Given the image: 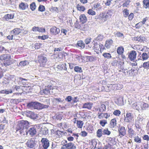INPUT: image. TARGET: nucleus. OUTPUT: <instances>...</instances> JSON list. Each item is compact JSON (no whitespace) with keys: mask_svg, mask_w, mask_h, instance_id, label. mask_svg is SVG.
<instances>
[{"mask_svg":"<svg viewBox=\"0 0 149 149\" xmlns=\"http://www.w3.org/2000/svg\"><path fill=\"white\" fill-rule=\"evenodd\" d=\"M99 51H100L101 52H102L105 48L104 46L101 43L99 44Z\"/></svg>","mask_w":149,"mask_h":149,"instance_id":"nucleus-56","label":"nucleus"},{"mask_svg":"<svg viewBox=\"0 0 149 149\" xmlns=\"http://www.w3.org/2000/svg\"><path fill=\"white\" fill-rule=\"evenodd\" d=\"M8 51L7 50H6L5 48L3 47L0 46V52H5V53H6V52Z\"/></svg>","mask_w":149,"mask_h":149,"instance_id":"nucleus-57","label":"nucleus"},{"mask_svg":"<svg viewBox=\"0 0 149 149\" xmlns=\"http://www.w3.org/2000/svg\"><path fill=\"white\" fill-rule=\"evenodd\" d=\"M29 62L27 61H24L20 62L19 65L21 66H24L27 65L29 64Z\"/></svg>","mask_w":149,"mask_h":149,"instance_id":"nucleus-36","label":"nucleus"},{"mask_svg":"<svg viewBox=\"0 0 149 149\" xmlns=\"http://www.w3.org/2000/svg\"><path fill=\"white\" fill-rule=\"evenodd\" d=\"M28 7V5L26 3L21 2L19 5V8L21 10H25Z\"/></svg>","mask_w":149,"mask_h":149,"instance_id":"nucleus-17","label":"nucleus"},{"mask_svg":"<svg viewBox=\"0 0 149 149\" xmlns=\"http://www.w3.org/2000/svg\"><path fill=\"white\" fill-rule=\"evenodd\" d=\"M4 91V93L6 94H8L12 93V91L10 89H7L5 91Z\"/></svg>","mask_w":149,"mask_h":149,"instance_id":"nucleus-64","label":"nucleus"},{"mask_svg":"<svg viewBox=\"0 0 149 149\" xmlns=\"http://www.w3.org/2000/svg\"><path fill=\"white\" fill-rule=\"evenodd\" d=\"M38 59L40 66L44 67L47 61V58L44 56H39Z\"/></svg>","mask_w":149,"mask_h":149,"instance_id":"nucleus-6","label":"nucleus"},{"mask_svg":"<svg viewBox=\"0 0 149 149\" xmlns=\"http://www.w3.org/2000/svg\"><path fill=\"white\" fill-rule=\"evenodd\" d=\"M98 118L100 119H101L103 118L107 119L110 116L108 115L107 113H100L99 112L97 114Z\"/></svg>","mask_w":149,"mask_h":149,"instance_id":"nucleus-13","label":"nucleus"},{"mask_svg":"<svg viewBox=\"0 0 149 149\" xmlns=\"http://www.w3.org/2000/svg\"><path fill=\"white\" fill-rule=\"evenodd\" d=\"M27 131L31 136H33L36 134V127L35 126L31 127Z\"/></svg>","mask_w":149,"mask_h":149,"instance_id":"nucleus-11","label":"nucleus"},{"mask_svg":"<svg viewBox=\"0 0 149 149\" xmlns=\"http://www.w3.org/2000/svg\"><path fill=\"white\" fill-rule=\"evenodd\" d=\"M128 127V133L129 134L130 136H132L134 134L135 132L130 127Z\"/></svg>","mask_w":149,"mask_h":149,"instance_id":"nucleus-44","label":"nucleus"},{"mask_svg":"<svg viewBox=\"0 0 149 149\" xmlns=\"http://www.w3.org/2000/svg\"><path fill=\"white\" fill-rule=\"evenodd\" d=\"M113 34L115 36L117 37H121L123 36V33H121L119 31H115L113 33Z\"/></svg>","mask_w":149,"mask_h":149,"instance_id":"nucleus-40","label":"nucleus"},{"mask_svg":"<svg viewBox=\"0 0 149 149\" xmlns=\"http://www.w3.org/2000/svg\"><path fill=\"white\" fill-rule=\"evenodd\" d=\"M88 26L87 24H84L83 23H81V27L80 28V29L86 31L88 30Z\"/></svg>","mask_w":149,"mask_h":149,"instance_id":"nucleus-23","label":"nucleus"},{"mask_svg":"<svg viewBox=\"0 0 149 149\" xmlns=\"http://www.w3.org/2000/svg\"><path fill=\"white\" fill-rule=\"evenodd\" d=\"M93 130V127L91 125H89L87 127L86 130L90 133H92Z\"/></svg>","mask_w":149,"mask_h":149,"instance_id":"nucleus-48","label":"nucleus"},{"mask_svg":"<svg viewBox=\"0 0 149 149\" xmlns=\"http://www.w3.org/2000/svg\"><path fill=\"white\" fill-rule=\"evenodd\" d=\"M134 16V14L132 13H131L128 16V19L130 20H132Z\"/></svg>","mask_w":149,"mask_h":149,"instance_id":"nucleus-63","label":"nucleus"},{"mask_svg":"<svg viewBox=\"0 0 149 149\" xmlns=\"http://www.w3.org/2000/svg\"><path fill=\"white\" fill-rule=\"evenodd\" d=\"M10 56L9 55L7 54H3L0 56V60L2 61H6L7 60L10 59Z\"/></svg>","mask_w":149,"mask_h":149,"instance_id":"nucleus-20","label":"nucleus"},{"mask_svg":"<svg viewBox=\"0 0 149 149\" xmlns=\"http://www.w3.org/2000/svg\"><path fill=\"white\" fill-rule=\"evenodd\" d=\"M143 66L145 69H149V61L144 63Z\"/></svg>","mask_w":149,"mask_h":149,"instance_id":"nucleus-45","label":"nucleus"},{"mask_svg":"<svg viewBox=\"0 0 149 149\" xmlns=\"http://www.w3.org/2000/svg\"><path fill=\"white\" fill-rule=\"evenodd\" d=\"M103 38V36L101 35H99L96 38H95V40L97 41H101Z\"/></svg>","mask_w":149,"mask_h":149,"instance_id":"nucleus-50","label":"nucleus"},{"mask_svg":"<svg viewBox=\"0 0 149 149\" xmlns=\"http://www.w3.org/2000/svg\"><path fill=\"white\" fill-rule=\"evenodd\" d=\"M146 39V38L142 36H141L139 37H134L133 38L134 41L140 42H144Z\"/></svg>","mask_w":149,"mask_h":149,"instance_id":"nucleus-15","label":"nucleus"},{"mask_svg":"<svg viewBox=\"0 0 149 149\" xmlns=\"http://www.w3.org/2000/svg\"><path fill=\"white\" fill-rule=\"evenodd\" d=\"M123 97H120L115 102L119 106H122L123 105Z\"/></svg>","mask_w":149,"mask_h":149,"instance_id":"nucleus-22","label":"nucleus"},{"mask_svg":"<svg viewBox=\"0 0 149 149\" xmlns=\"http://www.w3.org/2000/svg\"><path fill=\"white\" fill-rule=\"evenodd\" d=\"M140 58H141V60H145L148 59V56L146 53L143 52L141 55V57H140Z\"/></svg>","mask_w":149,"mask_h":149,"instance_id":"nucleus-34","label":"nucleus"},{"mask_svg":"<svg viewBox=\"0 0 149 149\" xmlns=\"http://www.w3.org/2000/svg\"><path fill=\"white\" fill-rule=\"evenodd\" d=\"M111 134V132L109 131L108 129L106 128L102 131V134L107 135H109Z\"/></svg>","mask_w":149,"mask_h":149,"instance_id":"nucleus-43","label":"nucleus"},{"mask_svg":"<svg viewBox=\"0 0 149 149\" xmlns=\"http://www.w3.org/2000/svg\"><path fill=\"white\" fill-rule=\"evenodd\" d=\"M130 0H126L125 2L123 4V7H127L130 2Z\"/></svg>","mask_w":149,"mask_h":149,"instance_id":"nucleus-60","label":"nucleus"},{"mask_svg":"<svg viewBox=\"0 0 149 149\" xmlns=\"http://www.w3.org/2000/svg\"><path fill=\"white\" fill-rule=\"evenodd\" d=\"M18 130H19V132L20 134L22 135L25 136L27 135L28 134V130L26 128H22L20 129L18 128Z\"/></svg>","mask_w":149,"mask_h":149,"instance_id":"nucleus-21","label":"nucleus"},{"mask_svg":"<svg viewBox=\"0 0 149 149\" xmlns=\"http://www.w3.org/2000/svg\"><path fill=\"white\" fill-rule=\"evenodd\" d=\"M102 130L101 129H99L97 131V136L98 137L100 138L102 136Z\"/></svg>","mask_w":149,"mask_h":149,"instance_id":"nucleus-42","label":"nucleus"},{"mask_svg":"<svg viewBox=\"0 0 149 149\" xmlns=\"http://www.w3.org/2000/svg\"><path fill=\"white\" fill-rule=\"evenodd\" d=\"M26 115L27 116L33 120H35L38 117L37 115L34 112L30 111H27Z\"/></svg>","mask_w":149,"mask_h":149,"instance_id":"nucleus-7","label":"nucleus"},{"mask_svg":"<svg viewBox=\"0 0 149 149\" xmlns=\"http://www.w3.org/2000/svg\"><path fill=\"white\" fill-rule=\"evenodd\" d=\"M143 6L146 8H149V0H143Z\"/></svg>","mask_w":149,"mask_h":149,"instance_id":"nucleus-29","label":"nucleus"},{"mask_svg":"<svg viewBox=\"0 0 149 149\" xmlns=\"http://www.w3.org/2000/svg\"><path fill=\"white\" fill-rule=\"evenodd\" d=\"M49 106L48 105H44L38 102H33L28 103L27 106L28 108L37 109L47 108Z\"/></svg>","mask_w":149,"mask_h":149,"instance_id":"nucleus-1","label":"nucleus"},{"mask_svg":"<svg viewBox=\"0 0 149 149\" xmlns=\"http://www.w3.org/2000/svg\"><path fill=\"white\" fill-rule=\"evenodd\" d=\"M77 45L82 49H83L85 47L84 44L83 43V42L81 40L78 41L77 43Z\"/></svg>","mask_w":149,"mask_h":149,"instance_id":"nucleus-32","label":"nucleus"},{"mask_svg":"<svg viewBox=\"0 0 149 149\" xmlns=\"http://www.w3.org/2000/svg\"><path fill=\"white\" fill-rule=\"evenodd\" d=\"M116 125V120L115 118L112 119L110 121V126L111 128H114Z\"/></svg>","mask_w":149,"mask_h":149,"instance_id":"nucleus-25","label":"nucleus"},{"mask_svg":"<svg viewBox=\"0 0 149 149\" xmlns=\"http://www.w3.org/2000/svg\"><path fill=\"white\" fill-rule=\"evenodd\" d=\"M77 10L80 11H84L85 10V8L83 6H81L79 4H77Z\"/></svg>","mask_w":149,"mask_h":149,"instance_id":"nucleus-39","label":"nucleus"},{"mask_svg":"<svg viewBox=\"0 0 149 149\" xmlns=\"http://www.w3.org/2000/svg\"><path fill=\"white\" fill-rule=\"evenodd\" d=\"M42 145L44 149H47L49 146V140L46 138H42L41 141Z\"/></svg>","mask_w":149,"mask_h":149,"instance_id":"nucleus-4","label":"nucleus"},{"mask_svg":"<svg viewBox=\"0 0 149 149\" xmlns=\"http://www.w3.org/2000/svg\"><path fill=\"white\" fill-rule=\"evenodd\" d=\"M100 3H97V4H95L94 5V9L97 10V8L99 10V8H100Z\"/></svg>","mask_w":149,"mask_h":149,"instance_id":"nucleus-58","label":"nucleus"},{"mask_svg":"<svg viewBox=\"0 0 149 149\" xmlns=\"http://www.w3.org/2000/svg\"><path fill=\"white\" fill-rule=\"evenodd\" d=\"M85 58L87 61H92L93 60V58L91 56H86Z\"/></svg>","mask_w":149,"mask_h":149,"instance_id":"nucleus-54","label":"nucleus"},{"mask_svg":"<svg viewBox=\"0 0 149 149\" xmlns=\"http://www.w3.org/2000/svg\"><path fill=\"white\" fill-rule=\"evenodd\" d=\"M94 43H93V44L94 45L93 46V49H94L99 50V44L98 45L97 43H95V42L93 41Z\"/></svg>","mask_w":149,"mask_h":149,"instance_id":"nucleus-46","label":"nucleus"},{"mask_svg":"<svg viewBox=\"0 0 149 149\" xmlns=\"http://www.w3.org/2000/svg\"><path fill=\"white\" fill-rule=\"evenodd\" d=\"M74 119L75 120L74 122V123H76V121H77V127L79 128H81L82 127L83 125L84 124V123L83 121L81 120L76 121L75 118H74Z\"/></svg>","mask_w":149,"mask_h":149,"instance_id":"nucleus-24","label":"nucleus"},{"mask_svg":"<svg viewBox=\"0 0 149 149\" xmlns=\"http://www.w3.org/2000/svg\"><path fill=\"white\" fill-rule=\"evenodd\" d=\"M100 123L102 126L104 127L105 124L107 123V122L106 120H103L100 121Z\"/></svg>","mask_w":149,"mask_h":149,"instance_id":"nucleus-51","label":"nucleus"},{"mask_svg":"<svg viewBox=\"0 0 149 149\" xmlns=\"http://www.w3.org/2000/svg\"><path fill=\"white\" fill-rule=\"evenodd\" d=\"M35 140L34 139L32 138L28 140L26 144L28 147L30 148H33L34 147L35 144Z\"/></svg>","mask_w":149,"mask_h":149,"instance_id":"nucleus-8","label":"nucleus"},{"mask_svg":"<svg viewBox=\"0 0 149 149\" xmlns=\"http://www.w3.org/2000/svg\"><path fill=\"white\" fill-rule=\"evenodd\" d=\"M134 140L136 142L140 143L141 142V139L138 136H136L134 138Z\"/></svg>","mask_w":149,"mask_h":149,"instance_id":"nucleus-59","label":"nucleus"},{"mask_svg":"<svg viewBox=\"0 0 149 149\" xmlns=\"http://www.w3.org/2000/svg\"><path fill=\"white\" fill-rule=\"evenodd\" d=\"M42 44L40 43H36L34 45V46L36 49H38L40 48Z\"/></svg>","mask_w":149,"mask_h":149,"instance_id":"nucleus-55","label":"nucleus"},{"mask_svg":"<svg viewBox=\"0 0 149 149\" xmlns=\"http://www.w3.org/2000/svg\"><path fill=\"white\" fill-rule=\"evenodd\" d=\"M14 17V15L7 14V15H5L4 16L3 19L7 21H8L9 19L13 18Z\"/></svg>","mask_w":149,"mask_h":149,"instance_id":"nucleus-26","label":"nucleus"},{"mask_svg":"<svg viewBox=\"0 0 149 149\" xmlns=\"http://www.w3.org/2000/svg\"><path fill=\"white\" fill-rule=\"evenodd\" d=\"M113 43V41L112 40H108L106 41L105 46L107 49H109L110 48Z\"/></svg>","mask_w":149,"mask_h":149,"instance_id":"nucleus-19","label":"nucleus"},{"mask_svg":"<svg viewBox=\"0 0 149 149\" xmlns=\"http://www.w3.org/2000/svg\"><path fill=\"white\" fill-rule=\"evenodd\" d=\"M76 147L74 144L72 142H70L63 145L61 147V149H75Z\"/></svg>","mask_w":149,"mask_h":149,"instance_id":"nucleus-5","label":"nucleus"},{"mask_svg":"<svg viewBox=\"0 0 149 149\" xmlns=\"http://www.w3.org/2000/svg\"><path fill=\"white\" fill-rule=\"evenodd\" d=\"M103 56L104 58L108 59L111 57V55L109 53H104L103 54Z\"/></svg>","mask_w":149,"mask_h":149,"instance_id":"nucleus-47","label":"nucleus"},{"mask_svg":"<svg viewBox=\"0 0 149 149\" xmlns=\"http://www.w3.org/2000/svg\"><path fill=\"white\" fill-rule=\"evenodd\" d=\"M80 134L82 136L85 137L87 135V133L85 131H82Z\"/></svg>","mask_w":149,"mask_h":149,"instance_id":"nucleus-61","label":"nucleus"},{"mask_svg":"<svg viewBox=\"0 0 149 149\" xmlns=\"http://www.w3.org/2000/svg\"><path fill=\"white\" fill-rule=\"evenodd\" d=\"M74 71L77 72L81 73L82 72L81 68L79 66H76L74 68Z\"/></svg>","mask_w":149,"mask_h":149,"instance_id":"nucleus-37","label":"nucleus"},{"mask_svg":"<svg viewBox=\"0 0 149 149\" xmlns=\"http://www.w3.org/2000/svg\"><path fill=\"white\" fill-rule=\"evenodd\" d=\"M43 92L45 94L48 95L49 94H50V91L49 90L48 87L45 86V88L43 90Z\"/></svg>","mask_w":149,"mask_h":149,"instance_id":"nucleus-41","label":"nucleus"},{"mask_svg":"<svg viewBox=\"0 0 149 149\" xmlns=\"http://www.w3.org/2000/svg\"><path fill=\"white\" fill-rule=\"evenodd\" d=\"M132 107L134 109L138 110L140 109V106L139 105V102H135L132 105Z\"/></svg>","mask_w":149,"mask_h":149,"instance_id":"nucleus-33","label":"nucleus"},{"mask_svg":"<svg viewBox=\"0 0 149 149\" xmlns=\"http://www.w3.org/2000/svg\"><path fill=\"white\" fill-rule=\"evenodd\" d=\"M106 109V107L104 104H102L99 108L100 113H103L105 111Z\"/></svg>","mask_w":149,"mask_h":149,"instance_id":"nucleus-28","label":"nucleus"},{"mask_svg":"<svg viewBox=\"0 0 149 149\" xmlns=\"http://www.w3.org/2000/svg\"><path fill=\"white\" fill-rule=\"evenodd\" d=\"M139 105L140 108L142 110H146L149 107V105L143 102H139Z\"/></svg>","mask_w":149,"mask_h":149,"instance_id":"nucleus-14","label":"nucleus"},{"mask_svg":"<svg viewBox=\"0 0 149 149\" xmlns=\"http://www.w3.org/2000/svg\"><path fill=\"white\" fill-rule=\"evenodd\" d=\"M79 19L82 23L86 22L87 21V18L84 14L81 15L79 17Z\"/></svg>","mask_w":149,"mask_h":149,"instance_id":"nucleus-27","label":"nucleus"},{"mask_svg":"<svg viewBox=\"0 0 149 149\" xmlns=\"http://www.w3.org/2000/svg\"><path fill=\"white\" fill-rule=\"evenodd\" d=\"M38 10L42 12L45 10L44 6L42 5H40L39 7Z\"/></svg>","mask_w":149,"mask_h":149,"instance_id":"nucleus-62","label":"nucleus"},{"mask_svg":"<svg viewBox=\"0 0 149 149\" xmlns=\"http://www.w3.org/2000/svg\"><path fill=\"white\" fill-rule=\"evenodd\" d=\"M92 105V103L87 102L84 104L82 107L83 108L87 109H91Z\"/></svg>","mask_w":149,"mask_h":149,"instance_id":"nucleus-18","label":"nucleus"},{"mask_svg":"<svg viewBox=\"0 0 149 149\" xmlns=\"http://www.w3.org/2000/svg\"><path fill=\"white\" fill-rule=\"evenodd\" d=\"M123 15L125 17H127L129 14V10L127 8L124 9L123 10Z\"/></svg>","mask_w":149,"mask_h":149,"instance_id":"nucleus-31","label":"nucleus"},{"mask_svg":"<svg viewBox=\"0 0 149 149\" xmlns=\"http://www.w3.org/2000/svg\"><path fill=\"white\" fill-rule=\"evenodd\" d=\"M50 32L52 34L56 35L59 33L60 29L55 26H53L51 28Z\"/></svg>","mask_w":149,"mask_h":149,"instance_id":"nucleus-10","label":"nucleus"},{"mask_svg":"<svg viewBox=\"0 0 149 149\" xmlns=\"http://www.w3.org/2000/svg\"><path fill=\"white\" fill-rule=\"evenodd\" d=\"M13 33L15 35L19 34L21 32V30L20 29L15 28L13 30Z\"/></svg>","mask_w":149,"mask_h":149,"instance_id":"nucleus-38","label":"nucleus"},{"mask_svg":"<svg viewBox=\"0 0 149 149\" xmlns=\"http://www.w3.org/2000/svg\"><path fill=\"white\" fill-rule=\"evenodd\" d=\"M124 48L123 47H118L117 52L119 55H122L124 52Z\"/></svg>","mask_w":149,"mask_h":149,"instance_id":"nucleus-30","label":"nucleus"},{"mask_svg":"<svg viewBox=\"0 0 149 149\" xmlns=\"http://www.w3.org/2000/svg\"><path fill=\"white\" fill-rule=\"evenodd\" d=\"M119 135H121V137L125 136L126 134V130L125 128L123 127H121L118 129Z\"/></svg>","mask_w":149,"mask_h":149,"instance_id":"nucleus-16","label":"nucleus"},{"mask_svg":"<svg viewBox=\"0 0 149 149\" xmlns=\"http://www.w3.org/2000/svg\"><path fill=\"white\" fill-rule=\"evenodd\" d=\"M133 118V116L132 114L130 113L127 112L126 114V116H125L124 120L126 122H129L132 120Z\"/></svg>","mask_w":149,"mask_h":149,"instance_id":"nucleus-9","label":"nucleus"},{"mask_svg":"<svg viewBox=\"0 0 149 149\" xmlns=\"http://www.w3.org/2000/svg\"><path fill=\"white\" fill-rule=\"evenodd\" d=\"M12 63L11 61H10V59L7 60L6 61H4L3 63V65L6 67L9 66Z\"/></svg>","mask_w":149,"mask_h":149,"instance_id":"nucleus-35","label":"nucleus"},{"mask_svg":"<svg viewBox=\"0 0 149 149\" xmlns=\"http://www.w3.org/2000/svg\"><path fill=\"white\" fill-rule=\"evenodd\" d=\"M121 112L119 110H116L113 112V114L116 116H119Z\"/></svg>","mask_w":149,"mask_h":149,"instance_id":"nucleus-52","label":"nucleus"},{"mask_svg":"<svg viewBox=\"0 0 149 149\" xmlns=\"http://www.w3.org/2000/svg\"><path fill=\"white\" fill-rule=\"evenodd\" d=\"M88 13L91 15H93L96 14L95 12L92 9H89L88 11Z\"/></svg>","mask_w":149,"mask_h":149,"instance_id":"nucleus-53","label":"nucleus"},{"mask_svg":"<svg viewBox=\"0 0 149 149\" xmlns=\"http://www.w3.org/2000/svg\"><path fill=\"white\" fill-rule=\"evenodd\" d=\"M122 85L120 84H109L106 87V91L107 92L111 90H116L120 89L122 88Z\"/></svg>","mask_w":149,"mask_h":149,"instance_id":"nucleus-2","label":"nucleus"},{"mask_svg":"<svg viewBox=\"0 0 149 149\" xmlns=\"http://www.w3.org/2000/svg\"><path fill=\"white\" fill-rule=\"evenodd\" d=\"M136 52L134 50L132 51L129 55V58L131 61H134L136 58Z\"/></svg>","mask_w":149,"mask_h":149,"instance_id":"nucleus-12","label":"nucleus"},{"mask_svg":"<svg viewBox=\"0 0 149 149\" xmlns=\"http://www.w3.org/2000/svg\"><path fill=\"white\" fill-rule=\"evenodd\" d=\"M36 8V6L34 2L32 3L30 5V8L32 11L34 10Z\"/></svg>","mask_w":149,"mask_h":149,"instance_id":"nucleus-49","label":"nucleus"},{"mask_svg":"<svg viewBox=\"0 0 149 149\" xmlns=\"http://www.w3.org/2000/svg\"><path fill=\"white\" fill-rule=\"evenodd\" d=\"M29 123L26 120H22L20 121L18 124V126L19 127V128H27L29 126Z\"/></svg>","mask_w":149,"mask_h":149,"instance_id":"nucleus-3","label":"nucleus"}]
</instances>
